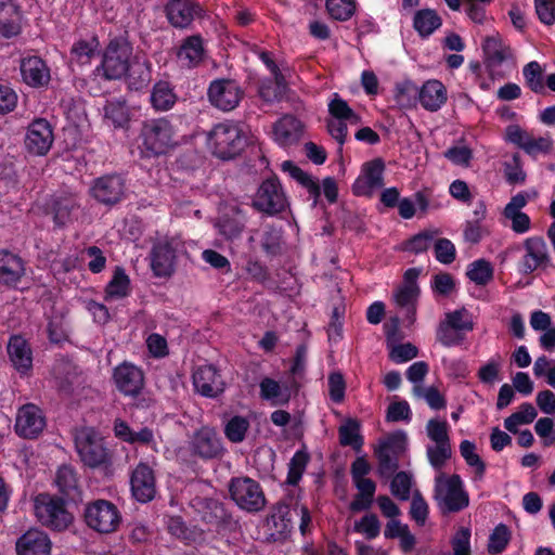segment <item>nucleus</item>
<instances>
[{"label":"nucleus","instance_id":"1","mask_svg":"<svg viewBox=\"0 0 555 555\" xmlns=\"http://www.w3.org/2000/svg\"><path fill=\"white\" fill-rule=\"evenodd\" d=\"M75 448L80 461L90 468L109 470L114 464L113 451L107 448L104 438L92 427H82L75 431Z\"/></svg>","mask_w":555,"mask_h":555},{"label":"nucleus","instance_id":"2","mask_svg":"<svg viewBox=\"0 0 555 555\" xmlns=\"http://www.w3.org/2000/svg\"><path fill=\"white\" fill-rule=\"evenodd\" d=\"M434 498L442 512L454 513L469 504V496L459 475H446L436 472Z\"/></svg>","mask_w":555,"mask_h":555},{"label":"nucleus","instance_id":"3","mask_svg":"<svg viewBox=\"0 0 555 555\" xmlns=\"http://www.w3.org/2000/svg\"><path fill=\"white\" fill-rule=\"evenodd\" d=\"M485 66L492 79L505 77L516 65V59L511 46L501 35L494 34L482 42Z\"/></svg>","mask_w":555,"mask_h":555},{"label":"nucleus","instance_id":"4","mask_svg":"<svg viewBox=\"0 0 555 555\" xmlns=\"http://www.w3.org/2000/svg\"><path fill=\"white\" fill-rule=\"evenodd\" d=\"M425 430L429 439L426 446L428 463L436 472H440L452 457L449 425L446 421L431 418L427 422Z\"/></svg>","mask_w":555,"mask_h":555},{"label":"nucleus","instance_id":"5","mask_svg":"<svg viewBox=\"0 0 555 555\" xmlns=\"http://www.w3.org/2000/svg\"><path fill=\"white\" fill-rule=\"evenodd\" d=\"M140 138L149 155H163L176 146L175 130L166 118L149 119L143 122Z\"/></svg>","mask_w":555,"mask_h":555},{"label":"nucleus","instance_id":"6","mask_svg":"<svg viewBox=\"0 0 555 555\" xmlns=\"http://www.w3.org/2000/svg\"><path fill=\"white\" fill-rule=\"evenodd\" d=\"M209 145L215 156L231 159L237 156L246 145L243 129L235 124H218L210 131Z\"/></svg>","mask_w":555,"mask_h":555},{"label":"nucleus","instance_id":"7","mask_svg":"<svg viewBox=\"0 0 555 555\" xmlns=\"http://www.w3.org/2000/svg\"><path fill=\"white\" fill-rule=\"evenodd\" d=\"M473 328L472 313L465 308L456 309L446 313L437 330V339L446 347L459 346L464 340L465 333Z\"/></svg>","mask_w":555,"mask_h":555},{"label":"nucleus","instance_id":"8","mask_svg":"<svg viewBox=\"0 0 555 555\" xmlns=\"http://www.w3.org/2000/svg\"><path fill=\"white\" fill-rule=\"evenodd\" d=\"M86 524L100 533L115 532L121 524L117 506L107 500H95L85 508Z\"/></svg>","mask_w":555,"mask_h":555},{"label":"nucleus","instance_id":"9","mask_svg":"<svg viewBox=\"0 0 555 555\" xmlns=\"http://www.w3.org/2000/svg\"><path fill=\"white\" fill-rule=\"evenodd\" d=\"M231 499L247 512H259L266 505L261 486L249 477L232 478L229 485Z\"/></svg>","mask_w":555,"mask_h":555},{"label":"nucleus","instance_id":"10","mask_svg":"<svg viewBox=\"0 0 555 555\" xmlns=\"http://www.w3.org/2000/svg\"><path fill=\"white\" fill-rule=\"evenodd\" d=\"M35 511L42 525L53 530H64L72 522V515L66 511L62 498L39 494L35 500Z\"/></svg>","mask_w":555,"mask_h":555},{"label":"nucleus","instance_id":"11","mask_svg":"<svg viewBox=\"0 0 555 555\" xmlns=\"http://www.w3.org/2000/svg\"><path fill=\"white\" fill-rule=\"evenodd\" d=\"M132 48L125 39L115 38L109 41L103 54L102 68L107 79L125 76L131 61Z\"/></svg>","mask_w":555,"mask_h":555},{"label":"nucleus","instance_id":"12","mask_svg":"<svg viewBox=\"0 0 555 555\" xmlns=\"http://www.w3.org/2000/svg\"><path fill=\"white\" fill-rule=\"evenodd\" d=\"M251 205L256 210L269 216L285 210L287 199L279 180L276 178L264 180L258 188Z\"/></svg>","mask_w":555,"mask_h":555},{"label":"nucleus","instance_id":"13","mask_svg":"<svg viewBox=\"0 0 555 555\" xmlns=\"http://www.w3.org/2000/svg\"><path fill=\"white\" fill-rule=\"evenodd\" d=\"M400 514L401 512L397 504L389 498L384 496V517L389 518L384 529V535L386 538L397 539L401 551L409 553L414 548L416 539L414 534L411 533L408 524L398 519Z\"/></svg>","mask_w":555,"mask_h":555},{"label":"nucleus","instance_id":"14","mask_svg":"<svg viewBox=\"0 0 555 555\" xmlns=\"http://www.w3.org/2000/svg\"><path fill=\"white\" fill-rule=\"evenodd\" d=\"M47 214L57 227L70 223L80 209L78 194L70 191L56 192L47 202Z\"/></svg>","mask_w":555,"mask_h":555},{"label":"nucleus","instance_id":"15","mask_svg":"<svg viewBox=\"0 0 555 555\" xmlns=\"http://www.w3.org/2000/svg\"><path fill=\"white\" fill-rule=\"evenodd\" d=\"M43 411L34 403L21 406L16 414L15 433L25 439H36L44 429Z\"/></svg>","mask_w":555,"mask_h":555},{"label":"nucleus","instance_id":"16","mask_svg":"<svg viewBox=\"0 0 555 555\" xmlns=\"http://www.w3.org/2000/svg\"><path fill=\"white\" fill-rule=\"evenodd\" d=\"M243 90L230 79H218L208 88V99L217 108L229 112L234 109L243 98Z\"/></svg>","mask_w":555,"mask_h":555},{"label":"nucleus","instance_id":"17","mask_svg":"<svg viewBox=\"0 0 555 555\" xmlns=\"http://www.w3.org/2000/svg\"><path fill=\"white\" fill-rule=\"evenodd\" d=\"M90 193L96 202L113 206L125 195V180L118 175L100 177L93 181Z\"/></svg>","mask_w":555,"mask_h":555},{"label":"nucleus","instance_id":"18","mask_svg":"<svg viewBox=\"0 0 555 555\" xmlns=\"http://www.w3.org/2000/svg\"><path fill=\"white\" fill-rule=\"evenodd\" d=\"M190 443L192 453L204 460L218 459L224 453V448L217 430L208 426H204L195 431Z\"/></svg>","mask_w":555,"mask_h":555},{"label":"nucleus","instance_id":"19","mask_svg":"<svg viewBox=\"0 0 555 555\" xmlns=\"http://www.w3.org/2000/svg\"><path fill=\"white\" fill-rule=\"evenodd\" d=\"M418 275V269H408L404 273L402 284L395 293V301L399 307L405 310V319L409 324H412L415 319V301L420 293L416 283Z\"/></svg>","mask_w":555,"mask_h":555},{"label":"nucleus","instance_id":"20","mask_svg":"<svg viewBox=\"0 0 555 555\" xmlns=\"http://www.w3.org/2000/svg\"><path fill=\"white\" fill-rule=\"evenodd\" d=\"M54 141L50 122L44 118L35 119L27 128L25 146L35 155H46Z\"/></svg>","mask_w":555,"mask_h":555},{"label":"nucleus","instance_id":"21","mask_svg":"<svg viewBox=\"0 0 555 555\" xmlns=\"http://www.w3.org/2000/svg\"><path fill=\"white\" fill-rule=\"evenodd\" d=\"M382 190V158L377 157L362 165L361 175L352 185L357 196H372Z\"/></svg>","mask_w":555,"mask_h":555},{"label":"nucleus","instance_id":"22","mask_svg":"<svg viewBox=\"0 0 555 555\" xmlns=\"http://www.w3.org/2000/svg\"><path fill=\"white\" fill-rule=\"evenodd\" d=\"M132 496L141 503H147L155 498L156 480L153 469L146 463H139L130 478Z\"/></svg>","mask_w":555,"mask_h":555},{"label":"nucleus","instance_id":"23","mask_svg":"<svg viewBox=\"0 0 555 555\" xmlns=\"http://www.w3.org/2000/svg\"><path fill=\"white\" fill-rule=\"evenodd\" d=\"M165 13L171 26L186 28L201 15L202 8L195 0H168Z\"/></svg>","mask_w":555,"mask_h":555},{"label":"nucleus","instance_id":"24","mask_svg":"<svg viewBox=\"0 0 555 555\" xmlns=\"http://www.w3.org/2000/svg\"><path fill=\"white\" fill-rule=\"evenodd\" d=\"M525 254L520 263L521 272L528 274L545 268L550 263V255L545 241L539 236L528 237L524 242Z\"/></svg>","mask_w":555,"mask_h":555},{"label":"nucleus","instance_id":"25","mask_svg":"<svg viewBox=\"0 0 555 555\" xmlns=\"http://www.w3.org/2000/svg\"><path fill=\"white\" fill-rule=\"evenodd\" d=\"M113 379L117 389L126 396H138L143 388L142 371L133 364L124 362L115 367Z\"/></svg>","mask_w":555,"mask_h":555},{"label":"nucleus","instance_id":"26","mask_svg":"<svg viewBox=\"0 0 555 555\" xmlns=\"http://www.w3.org/2000/svg\"><path fill=\"white\" fill-rule=\"evenodd\" d=\"M26 274V262L16 254L0 250V284L15 288Z\"/></svg>","mask_w":555,"mask_h":555},{"label":"nucleus","instance_id":"27","mask_svg":"<svg viewBox=\"0 0 555 555\" xmlns=\"http://www.w3.org/2000/svg\"><path fill=\"white\" fill-rule=\"evenodd\" d=\"M54 483L59 492L62 494L63 500L69 502H78L81 500V488L79 477L76 469L68 464H63L59 467L55 474Z\"/></svg>","mask_w":555,"mask_h":555},{"label":"nucleus","instance_id":"28","mask_svg":"<svg viewBox=\"0 0 555 555\" xmlns=\"http://www.w3.org/2000/svg\"><path fill=\"white\" fill-rule=\"evenodd\" d=\"M406 450L408 435L404 430H395L384 437V474L398 467V460Z\"/></svg>","mask_w":555,"mask_h":555},{"label":"nucleus","instance_id":"29","mask_svg":"<svg viewBox=\"0 0 555 555\" xmlns=\"http://www.w3.org/2000/svg\"><path fill=\"white\" fill-rule=\"evenodd\" d=\"M193 383L196 390L208 398H216L224 390L221 376L211 365L199 367L193 375Z\"/></svg>","mask_w":555,"mask_h":555},{"label":"nucleus","instance_id":"30","mask_svg":"<svg viewBox=\"0 0 555 555\" xmlns=\"http://www.w3.org/2000/svg\"><path fill=\"white\" fill-rule=\"evenodd\" d=\"M21 74L24 82L34 88L43 87L50 81V70L39 56L22 59Z\"/></svg>","mask_w":555,"mask_h":555},{"label":"nucleus","instance_id":"31","mask_svg":"<svg viewBox=\"0 0 555 555\" xmlns=\"http://www.w3.org/2000/svg\"><path fill=\"white\" fill-rule=\"evenodd\" d=\"M176 249L169 242H159L153 246L151 266L156 276H169L175 271Z\"/></svg>","mask_w":555,"mask_h":555},{"label":"nucleus","instance_id":"32","mask_svg":"<svg viewBox=\"0 0 555 555\" xmlns=\"http://www.w3.org/2000/svg\"><path fill=\"white\" fill-rule=\"evenodd\" d=\"M246 221L245 211L240 206L232 205L221 215L217 227L221 235L228 240H234L242 234Z\"/></svg>","mask_w":555,"mask_h":555},{"label":"nucleus","instance_id":"33","mask_svg":"<svg viewBox=\"0 0 555 555\" xmlns=\"http://www.w3.org/2000/svg\"><path fill=\"white\" fill-rule=\"evenodd\" d=\"M18 555H50L51 541L47 533L40 530H29L16 542Z\"/></svg>","mask_w":555,"mask_h":555},{"label":"nucleus","instance_id":"34","mask_svg":"<svg viewBox=\"0 0 555 555\" xmlns=\"http://www.w3.org/2000/svg\"><path fill=\"white\" fill-rule=\"evenodd\" d=\"M417 96L421 105L430 112L438 111L448 99L446 87L436 79L426 81L418 89Z\"/></svg>","mask_w":555,"mask_h":555},{"label":"nucleus","instance_id":"35","mask_svg":"<svg viewBox=\"0 0 555 555\" xmlns=\"http://www.w3.org/2000/svg\"><path fill=\"white\" fill-rule=\"evenodd\" d=\"M126 77L131 89L140 90L152 79L151 64L144 55H134L127 68Z\"/></svg>","mask_w":555,"mask_h":555},{"label":"nucleus","instance_id":"36","mask_svg":"<svg viewBox=\"0 0 555 555\" xmlns=\"http://www.w3.org/2000/svg\"><path fill=\"white\" fill-rule=\"evenodd\" d=\"M22 12L12 1L0 3V35L5 38L15 37L22 29Z\"/></svg>","mask_w":555,"mask_h":555},{"label":"nucleus","instance_id":"37","mask_svg":"<svg viewBox=\"0 0 555 555\" xmlns=\"http://www.w3.org/2000/svg\"><path fill=\"white\" fill-rule=\"evenodd\" d=\"M8 354L13 366L22 374L33 366L31 349L21 336H13L8 344Z\"/></svg>","mask_w":555,"mask_h":555},{"label":"nucleus","instance_id":"38","mask_svg":"<svg viewBox=\"0 0 555 555\" xmlns=\"http://www.w3.org/2000/svg\"><path fill=\"white\" fill-rule=\"evenodd\" d=\"M205 50L199 35H193L183 40L177 56L183 67H196L204 59Z\"/></svg>","mask_w":555,"mask_h":555},{"label":"nucleus","instance_id":"39","mask_svg":"<svg viewBox=\"0 0 555 555\" xmlns=\"http://www.w3.org/2000/svg\"><path fill=\"white\" fill-rule=\"evenodd\" d=\"M275 140L281 145L296 143L302 134V125L294 116L286 115L275 122L273 128Z\"/></svg>","mask_w":555,"mask_h":555},{"label":"nucleus","instance_id":"40","mask_svg":"<svg viewBox=\"0 0 555 555\" xmlns=\"http://www.w3.org/2000/svg\"><path fill=\"white\" fill-rule=\"evenodd\" d=\"M298 516V509L292 511L288 504L279 502L274 505L271 515L268 518V524L279 533L286 534L293 529V518Z\"/></svg>","mask_w":555,"mask_h":555},{"label":"nucleus","instance_id":"41","mask_svg":"<svg viewBox=\"0 0 555 555\" xmlns=\"http://www.w3.org/2000/svg\"><path fill=\"white\" fill-rule=\"evenodd\" d=\"M352 481L358 490V493L350 503L349 509L352 513L367 511L373 504L374 494L376 491L375 482L370 478H362Z\"/></svg>","mask_w":555,"mask_h":555},{"label":"nucleus","instance_id":"42","mask_svg":"<svg viewBox=\"0 0 555 555\" xmlns=\"http://www.w3.org/2000/svg\"><path fill=\"white\" fill-rule=\"evenodd\" d=\"M203 518L206 522L221 529H232L236 526V521L225 509L224 505L216 500H209L206 503Z\"/></svg>","mask_w":555,"mask_h":555},{"label":"nucleus","instance_id":"43","mask_svg":"<svg viewBox=\"0 0 555 555\" xmlns=\"http://www.w3.org/2000/svg\"><path fill=\"white\" fill-rule=\"evenodd\" d=\"M287 85L283 74L273 76V79H264L258 88V95L267 103L282 100L286 93Z\"/></svg>","mask_w":555,"mask_h":555},{"label":"nucleus","instance_id":"44","mask_svg":"<svg viewBox=\"0 0 555 555\" xmlns=\"http://www.w3.org/2000/svg\"><path fill=\"white\" fill-rule=\"evenodd\" d=\"M413 26L421 37H429L441 26V18L435 10H418L414 14Z\"/></svg>","mask_w":555,"mask_h":555},{"label":"nucleus","instance_id":"45","mask_svg":"<svg viewBox=\"0 0 555 555\" xmlns=\"http://www.w3.org/2000/svg\"><path fill=\"white\" fill-rule=\"evenodd\" d=\"M537 415L535 408L531 403L525 402L519 405L516 412L505 418L504 427L509 433L517 434L519 426L531 424Z\"/></svg>","mask_w":555,"mask_h":555},{"label":"nucleus","instance_id":"46","mask_svg":"<svg viewBox=\"0 0 555 555\" xmlns=\"http://www.w3.org/2000/svg\"><path fill=\"white\" fill-rule=\"evenodd\" d=\"M339 443L344 447H351L357 452L363 446V438L360 435V424L353 420L348 418L345 424L338 428Z\"/></svg>","mask_w":555,"mask_h":555},{"label":"nucleus","instance_id":"47","mask_svg":"<svg viewBox=\"0 0 555 555\" xmlns=\"http://www.w3.org/2000/svg\"><path fill=\"white\" fill-rule=\"evenodd\" d=\"M460 453L465 463L474 469L475 480H481L486 472V464L476 451V444L470 440H463L460 443Z\"/></svg>","mask_w":555,"mask_h":555},{"label":"nucleus","instance_id":"48","mask_svg":"<svg viewBox=\"0 0 555 555\" xmlns=\"http://www.w3.org/2000/svg\"><path fill=\"white\" fill-rule=\"evenodd\" d=\"M177 96L168 82L159 81L152 90L151 103L157 111H168L176 103Z\"/></svg>","mask_w":555,"mask_h":555},{"label":"nucleus","instance_id":"49","mask_svg":"<svg viewBox=\"0 0 555 555\" xmlns=\"http://www.w3.org/2000/svg\"><path fill=\"white\" fill-rule=\"evenodd\" d=\"M130 280L125 270L116 267L114 275L105 288L107 298L120 299L129 294Z\"/></svg>","mask_w":555,"mask_h":555},{"label":"nucleus","instance_id":"50","mask_svg":"<svg viewBox=\"0 0 555 555\" xmlns=\"http://www.w3.org/2000/svg\"><path fill=\"white\" fill-rule=\"evenodd\" d=\"M413 476L406 472L397 473L390 481L391 494L400 501H408L412 495Z\"/></svg>","mask_w":555,"mask_h":555},{"label":"nucleus","instance_id":"51","mask_svg":"<svg viewBox=\"0 0 555 555\" xmlns=\"http://www.w3.org/2000/svg\"><path fill=\"white\" fill-rule=\"evenodd\" d=\"M427 206L428 201L426 197L422 193H416L413 198H401L396 207L398 208V212L401 218L412 219L415 216L417 209L425 211Z\"/></svg>","mask_w":555,"mask_h":555},{"label":"nucleus","instance_id":"52","mask_svg":"<svg viewBox=\"0 0 555 555\" xmlns=\"http://www.w3.org/2000/svg\"><path fill=\"white\" fill-rule=\"evenodd\" d=\"M249 426V422L246 417L235 415L225 424L224 435L229 441L240 443L245 439Z\"/></svg>","mask_w":555,"mask_h":555},{"label":"nucleus","instance_id":"53","mask_svg":"<svg viewBox=\"0 0 555 555\" xmlns=\"http://www.w3.org/2000/svg\"><path fill=\"white\" fill-rule=\"evenodd\" d=\"M48 335L52 343L59 344L68 337V324L62 312L54 311L48 323Z\"/></svg>","mask_w":555,"mask_h":555},{"label":"nucleus","instance_id":"54","mask_svg":"<svg viewBox=\"0 0 555 555\" xmlns=\"http://www.w3.org/2000/svg\"><path fill=\"white\" fill-rule=\"evenodd\" d=\"M443 156L455 166L468 168L473 159V151L466 144L457 143L449 147Z\"/></svg>","mask_w":555,"mask_h":555},{"label":"nucleus","instance_id":"55","mask_svg":"<svg viewBox=\"0 0 555 555\" xmlns=\"http://www.w3.org/2000/svg\"><path fill=\"white\" fill-rule=\"evenodd\" d=\"M411 498V506H410V517L414 520L418 526H424L428 515H429V506L424 496L421 494L418 490H414L412 492Z\"/></svg>","mask_w":555,"mask_h":555},{"label":"nucleus","instance_id":"56","mask_svg":"<svg viewBox=\"0 0 555 555\" xmlns=\"http://www.w3.org/2000/svg\"><path fill=\"white\" fill-rule=\"evenodd\" d=\"M353 531L364 535L367 540L378 537L380 522L377 515L369 513L354 522Z\"/></svg>","mask_w":555,"mask_h":555},{"label":"nucleus","instance_id":"57","mask_svg":"<svg viewBox=\"0 0 555 555\" xmlns=\"http://www.w3.org/2000/svg\"><path fill=\"white\" fill-rule=\"evenodd\" d=\"M388 350L389 359L397 364L405 363L418 354L417 347L411 343L400 344L399 341L388 346Z\"/></svg>","mask_w":555,"mask_h":555},{"label":"nucleus","instance_id":"58","mask_svg":"<svg viewBox=\"0 0 555 555\" xmlns=\"http://www.w3.org/2000/svg\"><path fill=\"white\" fill-rule=\"evenodd\" d=\"M328 14L337 21L349 20L356 10L354 0H326Z\"/></svg>","mask_w":555,"mask_h":555},{"label":"nucleus","instance_id":"59","mask_svg":"<svg viewBox=\"0 0 555 555\" xmlns=\"http://www.w3.org/2000/svg\"><path fill=\"white\" fill-rule=\"evenodd\" d=\"M309 462V455L305 451H297L288 464L287 483L296 486L306 469Z\"/></svg>","mask_w":555,"mask_h":555},{"label":"nucleus","instance_id":"60","mask_svg":"<svg viewBox=\"0 0 555 555\" xmlns=\"http://www.w3.org/2000/svg\"><path fill=\"white\" fill-rule=\"evenodd\" d=\"M98 48V42L93 39L91 41L79 40L72 48V62L83 65L90 62L94 56Z\"/></svg>","mask_w":555,"mask_h":555},{"label":"nucleus","instance_id":"61","mask_svg":"<svg viewBox=\"0 0 555 555\" xmlns=\"http://www.w3.org/2000/svg\"><path fill=\"white\" fill-rule=\"evenodd\" d=\"M281 231L272 225H267L261 237L263 251L269 256L279 255L281 253Z\"/></svg>","mask_w":555,"mask_h":555},{"label":"nucleus","instance_id":"62","mask_svg":"<svg viewBox=\"0 0 555 555\" xmlns=\"http://www.w3.org/2000/svg\"><path fill=\"white\" fill-rule=\"evenodd\" d=\"M492 273L491 264L483 259L472 262L467 270L468 279L479 285H485L489 282L492 278Z\"/></svg>","mask_w":555,"mask_h":555},{"label":"nucleus","instance_id":"63","mask_svg":"<svg viewBox=\"0 0 555 555\" xmlns=\"http://www.w3.org/2000/svg\"><path fill=\"white\" fill-rule=\"evenodd\" d=\"M522 75L528 87L535 93L544 90L542 68L537 61L529 62L522 69Z\"/></svg>","mask_w":555,"mask_h":555},{"label":"nucleus","instance_id":"64","mask_svg":"<svg viewBox=\"0 0 555 555\" xmlns=\"http://www.w3.org/2000/svg\"><path fill=\"white\" fill-rule=\"evenodd\" d=\"M328 112L335 119L349 120L352 124L360 121V117L349 107L348 103L338 96L330 102Z\"/></svg>","mask_w":555,"mask_h":555}]
</instances>
